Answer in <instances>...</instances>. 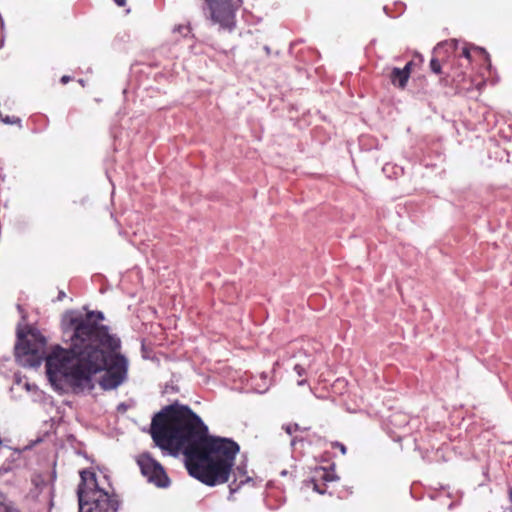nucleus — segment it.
Here are the masks:
<instances>
[{"label": "nucleus", "mask_w": 512, "mask_h": 512, "mask_svg": "<svg viewBox=\"0 0 512 512\" xmlns=\"http://www.w3.org/2000/svg\"><path fill=\"white\" fill-rule=\"evenodd\" d=\"M100 311L72 316L71 344L65 349L57 346L45 357L46 339L36 329H18L15 358L22 366L37 367L45 358L50 384L67 378L78 384H123L128 377V360L117 352L120 340L109 333L101 322Z\"/></svg>", "instance_id": "1"}, {"label": "nucleus", "mask_w": 512, "mask_h": 512, "mask_svg": "<svg viewBox=\"0 0 512 512\" xmlns=\"http://www.w3.org/2000/svg\"><path fill=\"white\" fill-rule=\"evenodd\" d=\"M156 445L173 456L183 454L191 476L208 486L228 481L239 446L207 435V427L188 407H167L152 420Z\"/></svg>", "instance_id": "2"}, {"label": "nucleus", "mask_w": 512, "mask_h": 512, "mask_svg": "<svg viewBox=\"0 0 512 512\" xmlns=\"http://www.w3.org/2000/svg\"><path fill=\"white\" fill-rule=\"evenodd\" d=\"M80 477L77 491L79 512H117V500L109 491L99 487L93 472L81 471Z\"/></svg>", "instance_id": "3"}, {"label": "nucleus", "mask_w": 512, "mask_h": 512, "mask_svg": "<svg viewBox=\"0 0 512 512\" xmlns=\"http://www.w3.org/2000/svg\"><path fill=\"white\" fill-rule=\"evenodd\" d=\"M206 18L219 29L232 32L236 27V13L243 0H202Z\"/></svg>", "instance_id": "4"}, {"label": "nucleus", "mask_w": 512, "mask_h": 512, "mask_svg": "<svg viewBox=\"0 0 512 512\" xmlns=\"http://www.w3.org/2000/svg\"><path fill=\"white\" fill-rule=\"evenodd\" d=\"M141 473L150 483L165 488L169 485V478L162 465L153 459L150 454L143 453L137 458Z\"/></svg>", "instance_id": "5"}, {"label": "nucleus", "mask_w": 512, "mask_h": 512, "mask_svg": "<svg viewBox=\"0 0 512 512\" xmlns=\"http://www.w3.org/2000/svg\"><path fill=\"white\" fill-rule=\"evenodd\" d=\"M413 62L409 61L404 68L394 67L389 75L393 86L404 89L412 72Z\"/></svg>", "instance_id": "6"}, {"label": "nucleus", "mask_w": 512, "mask_h": 512, "mask_svg": "<svg viewBox=\"0 0 512 512\" xmlns=\"http://www.w3.org/2000/svg\"><path fill=\"white\" fill-rule=\"evenodd\" d=\"M235 481H239V485H242L248 481H250V477L247 476V472L244 466H238L234 472Z\"/></svg>", "instance_id": "7"}, {"label": "nucleus", "mask_w": 512, "mask_h": 512, "mask_svg": "<svg viewBox=\"0 0 512 512\" xmlns=\"http://www.w3.org/2000/svg\"><path fill=\"white\" fill-rule=\"evenodd\" d=\"M316 475L319 479L325 482H331L335 480V475L325 468H319L316 470Z\"/></svg>", "instance_id": "8"}, {"label": "nucleus", "mask_w": 512, "mask_h": 512, "mask_svg": "<svg viewBox=\"0 0 512 512\" xmlns=\"http://www.w3.org/2000/svg\"><path fill=\"white\" fill-rule=\"evenodd\" d=\"M0 512H18L2 493H0Z\"/></svg>", "instance_id": "9"}, {"label": "nucleus", "mask_w": 512, "mask_h": 512, "mask_svg": "<svg viewBox=\"0 0 512 512\" xmlns=\"http://www.w3.org/2000/svg\"><path fill=\"white\" fill-rule=\"evenodd\" d=\"M430 69L435 74L439 75L442 73L441 64L437 58L433 57L430 60Z\"/></svg>", "instance_id": "10"}, {"label": "nucleus", "mask_w": 512, "mask_h": 512, "mask_svg": "<svg viewBox=\"0 0 512 512\" xmlns=\"http://www.w3.org/2000/svg\"><path fill=\"white\" fill-rule=\"evenodd\" d=\"M0 119L2 122L6 123V124H16V123H20V119L18 117H15V116H12V117H9V116H6V117H3L2 114L0 113Z\"/></svg>", "instance_id": "11"}, {"label": "nucleus", "mask_w": 512, "mask_h": 512, "mask_svg": "<svg viewBox=\"0 0 512 512\" xmlns=\"http://www.w3.org/2000/svg\"><path fill=\"white\" fill-rule=\"evenodd\" d=\"M174 31L187 35L190 32V27L188 25H178L175 27Z\"/></svg>", "instance_id": "12"}, {"label": "nucleus", "mask_w": 512, "mask_h": 512, "mask_svg": "<svg viewBox=\"0 0 512 512\" xmlns=\"http://www.w3.org/2000/svg\"><path fill=\"white\" fill-rule=\"evenodd\" d=\"M461 57H464L466 58L468 61L471 60V52H470V49L468 47H463L462 48V51H461V54H460Z\"/></svg>", "instance_id": "13"}, {"label": "nucleus", "mask_w": 512, "mask_h": 512, "mask_svg": "<svg viewBox=\"0 0 512 512\" xmlns=\"http://www.w3.org/2000/svg\"><path fill=\"white\" fill-rule=\"evenodd\" d=\"M71 80H72V78H71L70 76H68V75H64V76H62V77H61L60 82H61L63 85H65V84H67L68 82H70Z\"/></svg>", "instance_id": "14"}, {"label": "nucleus", "mask_w": 512, "mask_h": 512, "mask_svg": "<svg viewBox=\"0 0 512 512\" xmlns=\"http://www.w3.org/2000/svg\"><path fill=\"white\" fill-rule=\"evenodd\" d=\"M296 428H297V425H293V426L292 425H288V426H286L285 429H286V432L288 434H292L293 430H295Z\"/></svg>", "instance_id": "15"}, {"label": "nucleus", "mask_w": 512, "mask_h": 512, "mask_svg": "<svg viewBox=\"0 0 512 512\" xmlns=\"http://www.w3.org/2000/svg\"><path fill=\"white\" fill-rule=\"evenodd\" d=\"M335 446H336V447H338V448L340 449V451H341V453H342L343 455H344V454H346V447H345L343 444H341V443H336V444H335Z\"/></svg>", "instance_id": "16"}, {"label": "nucleus", "mask_w": 512, "mask_h": 512, "mask_svg": "<svg viewBox=\"0 0 512 512\" xmlns=\"http://www.w3.org/2000/svg\"><path fill=\"white\" fill-rule=\"evenodd\" d=\"M115 2L120 7L125 6V4H126V0H115Z\"/></svg>", "instance_id": "17"}, {"label": "nucleus", "mask_w": 512, "mask_h": 512, "mask_svg": "<svg viewBox=\"0 0 512 512\" xmlns=\"http://www.w3.org/2000/svg\"><path fill=\"white\" fill-rule=\"evenodd\" d=\"M24 389L27 391V392H30L32 390V388H36L37 386H30V385H27V386H23Z\"/></svg>", "instance_id": "18"}, {"label": "nucleus", "mask_w": 512, "mask_h": 512, "mask_svg": "<svg viewBox=\"0 0 512 512\" xmlns=\"http://www.w3.org/2000/svg\"><path fill=\"white\" fill-rule=\"evenodd\" d=\"M314 490H315L316 492L320 493V494H323V493H324V491L319 490V488H318V485H317V484H314Z\"/></svg>", "instance_id": "19"}, {"label": "nucleus", "mask_w": 512, "mask_h": 512, "mask_svg": "<svg viewBox=\"0 0 512 512\" xmlns=\"http://www.w3.org/2000/svg\"><path fill=\"white\" fill-rule=\"evenodd\" d=\"M78 82L82 87L85 86V81L83 79H79Z\"/></svg>", "instance_id": "20"}, {"label": "nucleus", "mask_w": 512, "mask_h": 512, "mask_svg": "<svg viewBox=\"0 0 512 512\" xmlns=\"http://www.w3.org/2000/svg\"><path fill=\"white\" fill-rule=\"evenodd\" d=\"M104 389H111V388H115L116 386H112V385H109V386H102Z\"/></svg>", "instance_id": "21"}, {"label": "nucleus", "mask_w": 512, "mask_h": 512, "mask_svg": "<svg viewBox=\"0 0 512 512\" xmlns=\"http://www.w3.org/2000/svg\"><path fill=\"white\" fill-rule=\"evenodd\" d=\"M230 491H231V493L236 491V488H234L232 484L230 485Z\"/></svg>", "instance_id": "22"}, {"label": "nucleus", "mask_w": 512, "mask_h": 512, "mask_svg": "<svg viewBox=\"0 0 512 512\" xmlns=\"http://www.w3.org/2000/svg\"><path fill=\"white\" fill-rule=\"evenodd\" d=\"M56 390H61L62 386L55 385L53 386Z\"/></svg>", "instance_id": "23"}, {"label": "nucleus", "mask_w": 512, "mask_h": 512, "mask_svg": "<svg viewBox=\"0 0 512 512\" xmlns=\"http://www.w3.org/2000/svg\"><path fill=\"white\" fill-rule=\"evenodd\" d=\"M62 297H64V293L63 292L60 293L59 299H62Z\"/></svg>", "instance_id": "24"}, {"label": "nucleus", "mask_w": 512, "mask_h": 512, "mask_svg": "<svg viewBox=\"0 0 512 512\" xmlns=\"http://www.w3.org/2000/svg\"><path fill=\"white\" fill-rule=\"evenodd\" d=\"M299 385H302V384H305V381L304 380H301L298 382Z\"/></svg>", "instance_id": "25"}, {"label": "nucleus", "mask_w": 512, "mask_h": 512, "mask_svg": "<svg viewBox=\"0 0 512 512\" xmlns=\"http://www.w3.org/2000/svg\"><path fill=\"white\" fill-rule=\"evenodd\" d=\"M74 387L79 389V388H82L83 386L77 385V386H74Z\"/></svg>", "instance_id": "26"}]
</instances>
